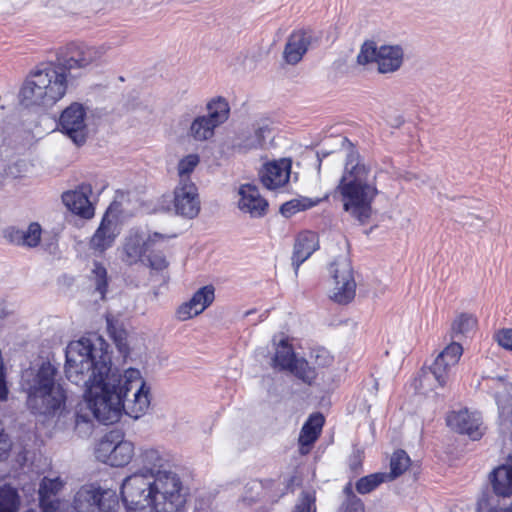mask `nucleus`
Wrapping results in <instances>:
<instances>
[{
    "instance_id": "obj_1",
    "label": "nucleus",
    "mask_w": 512,
    "mask_h": 512,
    "mask_svg": "<svg viewBox=\"0 0 512 512\" xmlns=\"http://www.w3.org/2000/svg\"><path fill=\"white\" fill-rule=\"evenodd\" d=\"M65 374L67 379L85 388V407L75 416V427L93 423L105 425L117 422L122 413L140 418L150 405V387L141 372L128 368L123 372L113 368L111 357L90 339L72 341L66 348Z\"/></svg>"
},
{
    "instance_id": "obj_2",
    "label": "nucleus",
    "mask_w": 512,
    "mask_h": 512,
    "mask_svg": "<svg viewBox=\"0 0 512 512\" xmlns=\"http://www.w3.org/2000/svg\"><path fill=\"white\" fill-rule=\"evenodd\" d=\"M134 463L139 469L127 476L120 488L125 512H182L186 495L178 474L167 469L166 455L145 448L135 456Z\"/></svg>"
},
{
    "instance_id": "obj_3",
    "label": "nucleus",
    "mask_w": 512,
    "mask_h": 512,
    "mask_svg": "<svg viewBox=\"0 0 512 512\" xmlns=\"http://www.w3.org/2000/svg\"><path fill=\"white\" fill-rule=\"evenodd\" d=\"M341 145L347 155L336 192L341 197L343 209L364 224L372 215V203L378 195L376 173L360 161L358 152L346 137L341 139Z\"/></svg>"
},
{
    "instance_id": "obj_4",
    "label": "nucleus",
    "mask_w": 512,
    "mask_h": 512,
    "mask_svg": "<svg viewBox=\"0 0 512 512\" xmlns=\"http://www.w3.org/2000/svg\"><path fill=\"white\" fill-rule=\"evenodd\" d=\"M58 370L50 362L29 368L22 374L27 407L33 414L54 415L65 404L66 394L58 381Z\"/></svg>"
},
{
    "instance_id": "obj_5",
    "label": "nucleus",
    "mask_w": 512,
    "mask_h": 512,
    "mask_svg": "<svg viewBox=\"0 0 512 512\" xmlns=\"http://www.w3.org/2000/svg\"><path fill=\"white\" fill-rule=\"evenodd\" d=\"M70 84L71 79L55 60L43 63L24 81L21 102L26 106H53L66 95Z\"/></svg>"
},
{
    "instance_id": "obj_6",
    "label": "nucleus",
    "mask_w": 512,
    "mask_h": 512,
    "mask_svg": "<svg viewBox=\"0 0 512 512\" xmlns=\"http://www.w3.org/2000/svg\"><path fill=\"white\" fill-rule=\"evenodd\" d=\"M108 49L106 45L89 46L83 43H70L57 52L55 61L73 82L75 77L81 75L80 72L74 74V71L86 70L97 63Z\"/></svg>"
},
{
    "instance_id": "obj_7",
    "label": "nucleus",
    "mask_w": 512,
    "mask_h": 512,
    "mask_svg": "<svg viewBox=\"0 0 512 512\" xmlns=\"http://www.w3.org/2000/svg\"><path fill=\"white\" fill-rule=\"evenodd\" d=\"M169 238L170 236L158 232L151 233L142 228H132L118 248L120 259L128 266L144 263L148 252Z\"/></svg>"
},
{
    "instance_id": "obj_8",
    "label": "nucleus",
    "mask_w": 512,
    "mask_h": 512,
    "mask_svg": "<svg viewBox=\"0 0 512 512\" xmlns=\"http://www.w3.org/2000/svg\"><path fill=\"white\" fill-rule=\"evenodd\" d=\"M73 508L76 512H117L119 498L112 489L83 485L74 496Z\"/></svg>"
},
{
    "instance_id": "obj_9",
    "label": "nucleus",
    "mask_w": 512,
    "mask_h": 512,
    "mask_svg": "<svg viewBox=\"0 0 512 512\" xmlns=\"http://www.w3.org/2000/svg\"><path fill=\"white\" fill-rule=\"evenodd\" d=\"M329 274L333 279L330 298L338 304H348L356 293V281L350 258L347 254L340 255L329 265Z\"/></svg>"
},
{
    "instance_id": "obj_10",
    "label": "nucleus",
    "mask_w": 512,
    "mask_h": 512,
    "mask_svg": "<svg viewBox=\"0 0 512 512\" xmlns=\"http://www.w3.org/2000/svg\"><path fill=\"white\" fill-rule=\"evenodd\" d=\"M208 115L196 117L189 129V135L196 141H205L214 135V130L229 117V104L222 98L212 99L207 104Z\"/></svg>"
},
{
    "instance_id": "obj_11",
    "label": "nucleus",
    "mask_w": 512,
    "mask_h": 512,
    "mask_svg": "<svg viewBox=\"0 0 512 512\" xmlns=\"http://www.w3.org/2000/svg\"><path fill=\"white\" fill-rule=\"evenodd\" d=\"M86 116V108L82 104L74 102L62 111L59 118L60 131L78 146L84 144L87 138Z\"/></svg>"
},
{
    "instance_id": "obj_12",
    "label": "nucleus",
    "mask_w": 512,
    "mask_h": 512,
    "mask_svg": "<svg viewBox=\"0 0 512 512\" xmlns=\"http://www.w3.org/2000/svg\"><path fill=\"white\" fill-rule=\"evenodd\" d=\"M96 458L114 467L127 465L134 456V445L128 440L114 443L108 436L104 437L98 444Z\"/></svg>"
},
{
    "instance_id": "obj_13",
    "label": "nucleus",
    "mask_w": 512,
    "mask_h": 512,
    "mask_svg": "<svg viewBox=\"0 0 512 512\" xmlns=\"http://www.w3.org/2000/svg\"><path fill=\"white\" fill-rule=\"evenodd\" d=\"M119 234L118 220L115 215H112V207L110 206L90 239V249L100 254L105 252L114 245Z\"/></svg>"
},
{
    "instance_id": "obj_14",
    "label": "nucleus",
    "mask_w": 512,
    "mask_h": 512,
    "mask_svg": "<svg viewBox=\"0 0 512 512\" xmlns=\"http://www.w3.org/2000/svg\"><path fill=\"white\" fill-rule=\"evenodd\" d=\"M463 348L459 342H451L434 360L430 372L439 386L443 387L449 380L451 369L458 363Z\"/></svg>"
},
{
    "instance_id": "obj_15",
    "label": "nucleus",
    "mask_w": 512,
    "mask_h": 512,
    "mask_svg": "<svg viewBox=\"0 0 512 512\" xmlns=\"http://www.w3.org/2000/svg\"><path fill=\"white\" fill-rule=\"evenodd\" d=\"M174 209L178 215L192 219L200 211V200L193 182H179L174 190Z\"/></svg>"
},
{
    "instance_id": "obj_16",
    "label": "nucleus",
    "mask_w": 512,
    "mask_h": 512,
    "mask_svg": "<svg viewBox=\"0 0 512 512\" xmlns=\"http://www.w3.org/2000/svg\"><path fill=\"white\" fill-rule=\"evenodd\" d=\"M447 425L458 433L468 435L472 440H478L483 434L482 421L478 413H470L467 409L453 411L447 416Z\"/></svg>"
},
{
    "instance_id": "obj_17",
    "label": "nucleus",
    "mask_w": 512,
    "mask_h": 512,
    "mask_svg": "<svg viewBox=\"0 0 512 512\" xmlns=\"http://www.w3.org/2000/svg\"><path fill=\"white\" fill-rule=\"evenodd\" d=\"M238 195V208L241 212L249 214L252 218H261L266 215L268 202L260 195L255 185H241L238 190Z\"/></svg>"
},
{
    "instance_id": "obj_18",
    "label": "nucleus",
    "mask_w": 512,
    "mask_h": 512,
    "mask_svg": "<svg viewBox=\"0 0 512 512\" xmlns=\"http://www.w3.org/2000/svg\"><path fill=\"white\" fill-rule=\"evenodd\" d=\"M91 193V185L83 183L77 189L63 193L62 201L71 212L82 218L90 219L94 216V207L89 200Z\"/></svg>"
},
{
    "instance_id": "obj_19",
    "label": "nucleus",
    "mask_w": 512,
    "mask_h": 512,
    "mask_svg": "<svg viewBox=\"0 0 512 512\" xmlns=\"http://www.w3.org/2000/svg\"><path fill=\"white\" fill-rule=\"evenodd\" d=\"M214 291L212 285L204 286L196 291L188 302L183 303L177 309L178 319L185 321L202 313L214 301Z\"/></svg>"
},
{
    "instance_id": "obj_20",
    "label": "nucleus",
    "mask_w": 512,
    "mask_h": 512,
    "mask_svg": "<svg viewBox=\"0 0 512 512\" xmlns=\"http://www.w3.org/2000/svg\"><path fill=\"white\" fill-rule=\"evenodd\" d=\"M312 36L309 32L299 30L287 39L283 50V60L288 65L298 64L309 49Z\"/></svg>"
},
{
    "instance_id": "obj_21",
    "label": "nucleus",
    "mask_w": 512,
    "mask_h": 512,
    "mask_svg": "<svg viewBox=\"0 0 512 512\" xmlns=\"http://www.w3.org/2000/svg\"><path fill=\"white\" fill-rule=\"evenodd\" d=\"M291 163L286 159L268 163L260 172L265 187L276 189L285 185L290 178Z\"/></svg>"
},
{
    "instance_id": "obj_22",
    "label": "nucleus",
    "mask_w": 512,
    "mask_h": 512,
    "mask_svg": "<svg viewBox=\"0 0 512 512\" xmlns=\"http://www.w3.org/2000/svg\"><path fill=\"white\" fill-rule=\"evenodd\" d=\"M272 122L269 119H263L253 124L252 131L243 132L238 138L239 148L244 150L263 149L266 144V138L271 135Z\"/></svg>"
},
{
    "instance_id": "obj_23",
    "label": "nucleus",
    "mask_w": 512,
    "mask_h": 512,
    "mask_svg": "<svg viewBox=\"0 0 512 512\" xmlns=\"http://www.w3.org/2000/svg\"><path fill=\"white\" fill-rule=\"evenodd\" d=\"M319 247L318 237L313 232L298 235L294 244L292 265L297 274L300 265L306 261Z\"/></svg>"
},
{
    "instance_id": "obj_24",
    "label": "nucleus",
    "mask_w": 512,
    "mask_h": 512,
    "mask_svg": "<svg viewBox=\"0 0 512 512\" xmlns=\"http://www.w3.org/2000/svg\"><path fill=\"white\" fill-rule=\"evenodd\" d=\"M403 49L399 45H382L379 47L377 65L382 74L397 71L403 63Z\"/></svg>"
},
{
    "instance_id": "obj_25",
    "label": "nucleus",
    "mask_w": 512,
    "mask_h": 512,
    "mask_svg": "<svg viewBox=\"0 0 512 512\" xmlns=\"http://www.w3.org/2000/svg\"><path fill=\"white\" fill-rule=\"evenodd\" d=\"M490 481L497 496L506 498L512 495V458L493 470Z\"/></svg>"
},
{
    "instance_id": "obj_26",
    "label": "nucleus",
    "mask_w": 512,
    "mask_h": 512,
    "mask_svg": "<svg viewBox=\"0 0 512 512\" xmlns=\"http://www.w3.org/2000/svg\"><path fill=\"white\" fill-rule=\"evenodd\" d=\"M42 229L36 223H30L26 230H19L11 228L6 231V237L10 242L16 245H23L27 247H36L41 240Z\"/></svg>"
},
{
    "instance_id": "obj_27",
    "label": "nucleus",
    "mask_w": 512,
    "mask_h": 512,
    "mask_svg": "<svg viewBox=\"0 0 512 512\" xmlns=\"http://www.w3.org/2000/svg\"><path fill=\"white\" fill-rule=\"evenodd\" d=\"M323 424L324 417L321 414H314L303 425L299 436L302 453L308 452L310 446L317 440Z\"/></svg>"
},
{
    "instance_id": "obj_28",
    "label": "nucleus",
    "mask_w": 512,
    "mask_h": 512,
    "mask_svg": "<svg viewBox=\"0 0 512 512\" xmlns=\"http://www.w3.org/2000/svg\"><path fill=\"white\" fill-rule=\"evenodd\" d=\"M63 487L64 482L60 477H43L39 483L38 488L39 503H46L49 501H64L65 499L57 497V495L62 491Z\"/></svg>"
},
{
    "instance_id": "obj_29",
    "label": "nucleus",
    "mask_w": 512,
    "mask_h": 512,
    "mask_svg": "<svg viewBox=\"0 0 512 512\" xmlns=\"http://www.w3.org/2000/svg\"><path fill=\"white\" fill-rule=\"evenodd\" d=\"M297 359L292 346L286 339H281L276 347L273 358L274 367L289 371Z\"/></svg>"
},
{
    "instance_id": "obj_30",
    "label": "nucleus",
    "mask_w": 512,
    "mask_h": 512,
    "mask_svg": "<svg viewBox=\"0 0 512 512\" xmlns=\"http://www.w3.org/2000/svg\"><path fill=\"white\" fill-rule=\"evenodd\" d=\"M20 507V497L15 488L3 486L0 488V512H18ZM25 512H36L34 509H28Z\"/></svg>"
},
{
    "instance_id": "obj_31",
    "label": "nucleus",
    "mask_w": 512,
    "mask_h": 512,
    "mask_svg": "<svg viewBox=\"0 0 512 512\" xmlns=\"http://www.w3.org/2000/svg\"><path fill=\"white\" fill-rule=\"evenodd\" d=\"M476 325V319L468 314L459 315L451 325V337L453 340L460 339L471 332Z\"/></svg>"
},
{
    "instance_id": "obj_32",
    "label": "nucleus",
    "mask_w": 512,
    "mask_h": 512,
    "mask_svg": "<svg viewBox=\"0 0 512 512\" xmlns=\"http://www.w3.org/2000/svg\"><path fill=\"white\" fill-rule=\"evenodd\" d=\"M410 465V458L404 450H397L390 459V472L387 477L390 481L402 475Z\"/></svg>"
},
{
    "instance_id": "obj_33",
    "label": "nucleus",
    "mask_w": 512,
    "mask_h": 512,
    "mask_svg": "<svg viewBox=\"0 0 512 512\" xmlns=\"http://www.w3.org/2000/svg\"><path fill=\"white\" fill-rule=\"evenodd\" d=\"M390 481L387 473L378 472L364 476L356 482V490L360 494H368L376 489L380 484Z\"/></svg>"
},
{
    "instance_id": "obj_34",
    "label": "nucleus",
    "mask_w": 512,
    "mask_h": 512,
    "mask_svg": "<svg viewBox=\"0 0 512 512\" xmlns=\"http://www.w3.org/2000/svg\"><path fill=\"white\" fill-rule=\"evenodd\" d=\"M91 282L95 286V290L100 294V298L104 299L107 292L108 277L106 268L98 263H94V268L91 271Z\"/></svg>"
},
{
    "instance_id": "obj_35",
    "label": "nucleus",
    "mask_w": 512,
    "mask_h": 512,
    "mask_svg": "<svg viewBox=\"0 0 512 512\" xmlns=\"http://www.w3.org/2000/svg\"><path fill=\"white\" fill-rule=\"evenodd\" d=\"M316 203L309 198L292 199L281 205L280 213L284 217L290 218L299 211L313 207Z\"/></svg>"
},
{
    "instance_id": "obj_36",
    "label": "nucleus",
    "mask_w": 512,
    "mask_h": 512,
    "mask_svg": "<svg viewBox=\"0 0 512 512\" xmlns=\"http://www.w3.org/2000/svg\"><path fill=\"white\" fill-rule=\"evenodd\" d=\"M289 371L306 384H311L316 377L315 369L303 358H298Z\"/></svg>"
},
{
    "instance_id": "obj_37",
    "label": "nucleus",
    "mask_w": 512,
    "mask_h": 512,
    "mask_svg": "<svg viewBox=\"0 0 512 512\" xmlns=\"http://www.w3.org/2000/svg\"><path fill=\"white\" fill-rule=\"evenodd\" d=\"M316 493L314 490H303L294 505L292 512H316Z\"/></svg>"
},
{
    "instance_id": "obj_38",
    "label": "nucleus",
    "mask_w": 512,
    "mask_h": 512,
    "mask_svg": "<svg viewBox=\"0 0 512 512\" xmlns=\"http://www.w3.org/2000/svg\"><path fill=\"white\" fill-rule=\"evenodd\" d=\"M199 156L197 154H189L182 158L178 163L179 182H192L190 174L199 164Z\"/></svg>"
},
{
    "instance_id": "obj_39",
    "label": "nucleus",
    "mask_w": 512,
    "mask_h": 512,
    "mask_svg": "<svg viewBox=\"0 0 512 512\" xmlns=\"http://www.w3.org/2000/svg\"><path fill=\"white\" fill-rule=\"evenodd\" d=\"M379 47L374 42H365L359 54L357 55V63L360 65H366L372 62L377 63Z\"/></svg>"
},
{
    "instance_id": "obj_40",
    "label": "nucleus",
    "mask_w": 512,
    "mask_h": 512,
    "mask_svg": "<svg viewBox=\"0 0 512 512\" xmlns=\"http://www.w3.org/2000/svg\"><path fill=\"white\" fill-rule=\"evenodd\" d=\"M144 263H146L151 269L157 271H162L169 265L166 256L161 251H155L154 248L148 252Z\"/></svg>"
},
{
    "instance_id": "obj_41",
    "label": "nucleus",
    "mask_w": 512,
    "mask_h": 512,
    "mask_svg": "<svg viewBox=\"0 0 512 512\" xmlns=\"http://www.w3.org/2000/svg\"><path fill=\"white\" fill-rule=\"evenodd\" d=\"M347 496L346 501L343 503V512H364V504L352 491V488L347 485L344 488Z\"/></svg>"
},
{
    "instance_id": "obj_42",
    "label": "nucleus",
    "mask_w": 512,
    "mask_h": 512,
    "mask_svg": "<svg viewBox=\"0 0 512 512\" xmlns=\"http://www.w3.org/2000/svg\"><path fill=\"white\" fill-rule=\"evenodd\" d=\"M109 331L119 352L126 356L129 353L127 333L124 330H116L114 328L109 329Z\"/></svg>"
},
{
    "instance_id": "obj_43",
    "label": "nucleus",
    "mask_w": 512,
    "mask_h": 512,
    "mask_svg": "<svg viewBox=\"0 0 512 512\" xmlns=\"http://www.w3.org/2000/svg\"><path fill=\"white\" fill-rule=\"evenodd\" d=\"M41 512H72L69 501H49L39 503Z\"/></svg>"
},
{
    "instance_id": "obj_44",
    "label": "nucleus",
    "mask_w": 512,
    "mask_h": 512,
    "mask_svg": "<svg viewBox=\"0 0 512 512\" xmlns=\"http://www.w3.org/2000/svg\"><path fill=\"white\" fill-rule=\"evenodd\" d=\"M311 358L314 359V364L319 367H326L332 363V357L325 349L313 351Z\"/></svg>"
},
{
    "instance_id": "obj_45",
    "label": "nucleus",
    "mask_w": 512,
    "mask_h": 512,
    "mask_svg": "<svg viewBox=\"0 0 512 512\" xmlns=\"http://www.w3.org/2000/svg\"><path fill=\"white\" fill-rule=\"evenodd\" d=\"M496 339L500 346L512 350V329H504L499 331Z\"/></svg>"
},
{
    "instance_id": "obj_46",
    "label": "nucleus",
    "mask_w": 512,
    "mask_h": 512,
    "mask_svg": "<svg viewBox=\"0 0 512 512\" xmlns=\"http://www.w3.org/2000/svg\"><path fill=\"white\" fill-rule=\"evenodd\" d=\"M496 402L498 405L500 415L504 418L511 417L512 422V409H510V407L505 403L504 399L499 395H496Z\"/></svg>"
},
{
    "instance_id": "obj_47",
    "label": "nucleus",
    "mask_w": 512,
    "mask_h": 512,
    "mask_svg": "<svg viewBox=\"0 0 512 512\" xmlns=\"http://www.w3.org/2000/svg\"><path fill=\"white\" fill-rule=\"evenodd\" d=\"M75 430L82 437L89 436L93 431V423H83L81 427H75Z\"/></svg>"
},
{
    "instance_id": "obj_48",
    "label": "nucleus",
    "mask_w": 512,
    "mask_h": 512,
    "mask_svg": "<svg viewBox=\"0 0 512 512\" xmlns=\"http://www.w3.org/2000/svg\"><path fill=\"white\" fill-rule=\"evenodd\" d=\"M510 389L512 390V385L510 386Z\"/></svg>"
}]
</instances>
